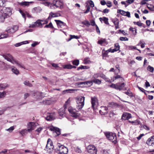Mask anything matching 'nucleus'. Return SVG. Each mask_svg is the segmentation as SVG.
Instances as JSON below:
<instances>
[{"label": "nucleus", "mask_w": 154, "mask_h": 154, "mask_svg": "<svg viewBox=\"0 0 154 154\" xmlns=\"http://www.w3.org/2000/svg\"><path fill=\"white\" fill-rule=\"evenodd\" d=\"M2 56L8 61L10 62L13 64H17L19 67L25 68L23 66H22L20 63L15 60L10 54H3L2 55Z\"/></svg>", "instance_id": "1"}, {"label": "nucleus", "mask_w": 154, "mask_h": 154, "mask_svg": "<svg viewBox=\"0 0 154 154\" xmlns=\"http://www.w3.org/2000/svg\"><path fill=\"white\" fill-rule=\"evenodd\" d=\"M106 138L109 140L112 141L114 143L116 142V137L115 133L107 132L104 133Z\"/></svg>", "instance_id": "2"}, {"label": "nucleus", "mask_w": 154, "mask_h": 154, "mask_svg": "<svg viewBox=\"0 0 154 154\" xmlns=\"http://www.w3.org/2000/svg\"><path fill=\"white\" fill-rule=\"evenodd\" d=\"M85 97L79 96L77 98L76 107L78 109H82L84 105Z\"/></svg>", "instance_id": "3"}, {"label": "nucleus", "mask_w": 154, "mask_h": 154, "mask_svg": "<svg viewBox=\"0 0 154 154\" xmlns=\"http://www.w3.org/2000/svg\"><path fill=\"white\" fill-rule=\"evenodd\" d=\"M5 18L10 16L12 14V9L10 7H5L1 11Z\"/></svg>", "instance_id": "4"}, {"label": "nucleus", "mask_w": 154, "mask_h": 154, "mask_svg": "<svg viewBox=\"0 0 154 154\" xmlns=\"http://www.w3.org/2000/svg\"><path fill=\"white\" fill-rule=\"evenodd\" d=\"M54 146L53 143L50 139H48L47 141V144L45 150L46 151L48 152L51 153L53 150Z\"/></svg>", "instance_id": "5"}, {"label": "nucleus", "mask_w": 154, "mask_h": 154, "mask_svg": "<svg viewBox=\"0 0 154 154\" xmlns=\"http://www.w3.org/2000/svg\"><path fill=\"white\" fill-rule=\"evenodd\" d=\"M57 149L58 152L60 154H67L68 152L67 148L63 145H59Z\"/></svg>", "instance_id": "6"}, {"label": "nucleus", "mask_w": 154, "mask_h": 154, "mask_svg": "<svg viewBox=\"0 0 154 154\" xmlns=\"http://www.w3.org/2000/svg\"><path fill=\"white\" fill-rule=\"evenodd\" d=\"M54 6L57 8H63V0H54L53 2Z\"/></svg>", "instance_id": "7"}, {"label": "nucleus", "mask_w": 154, "mask_h": 154, "mask_svg": "<svg viewBox=\"0 0 154 154\" xmlns=\"http://www.w3.org/2000/svg\"><path fill=\"white\" fill-rule=\"evenodd\" d=\"M87 151L89 153L91 154H97V149L94 145H89L88 146Z\"/></svg>", "instance_id": "8"}, {"label": "nucleus", "mask_w": 154, "mask_h": 154, "mask_svg": "<svg viewBox=\"0 0 154 154\" xmlns=\"http://www.w3.org/2000/svg\"><path fill=\"white\" fill-rule=\"evenodd\" d=\"M68 110L72 116L75 118L79 116V114L77 112V111L75 109L73 108L72 107H69L68 108Z\"/></svg>", "instance_id": "9"}, {"label": "nucleus", "mask_w": 154, "mask_h": 154, "mask_svg": "<svg viewBox=\"0 0 154 154\" xmlns=\"http://www.w3.org/2000/svg\"><path fill=\"white\" fill-rule=\"evenodd\" d=\"M18 29V26H14L11 27H8L6 31L8 33L13 34Z\"/></svg>", "instance_id": "10"}, {"label": "nucleus", "mask_w": 154, "mask_h": 154, "mask_svg": "<svg viewBox=\"0 0 154 154\" xmlns=\"http://www.w3.org/2000/svg\"><path fill=\"white\" fill-rule=\"evenodd\" d=\"M36 126V123L34 122H29L27 124V131L29 132H31L33 130H34Z\"/></svg>", "instance_id": "11"}, {"label": "nucleus", "mask_w": 154, "mask_h": 154, "mask_svg": "<svg viewBox=\"0 0 154 154\" xmlns=\"http://www.w3.org/2000/svg\"><path fill=\"white\" fill-rule=\"evenodd\" d=\"M42 23L40 21V20H37L35 22L29 25V27L30 28H35V27H42Z\"/></svg>", "instance_id": "12"}, {"label": "nucleus", "mask_w": 154, "mask_h": 154, "mask_svg": "<svg viewBox=\"0 0 154 154\" xmlns=\"http://www.w3.org/2000/svg\"><path fill=\"white\" fill-rule=\"evenodd\" d=\"M91 103L92 104V107L93 109H94L96 108L98 104L97 98L95 97H91Z\"/></svg>", "instance_id": "13"}, {"label": "nucleus", "mask_w": 154, "mask_h": 154, "mask_svg": "<svg viewBox=\"0 0 154 154\" xmlns=\"http://www.w3.org/2000/svg\"><path fill=\"white\" fill-rule=\"evenodd\" d=\"M49 129L51 131H53L54 133H56L57 134L56 136H58L60 134V130L58 128L51 126L50 127Z\"/></svg>", "instance_id": "14"}, {"label": "nucleus", "mask_w": 154, "mask_h": 154, "mask_svg": "<svg viewBox=\"0 0 154 154\" xmlns=\"http://www.w3.org/2000/svg\"><path fill=\"white\" fill-rule=\"evenodd\" d=\"M146 143L149 146H154V136H152L148 138L147 140Z\"/></svg>", "instance_id": "15"}, {"label": "nucleus", "mask_w": 154, "mask_h": 154, "mask_svg": "<svg viewBox=\"0 0 154 154\" xmlns=\"http://www.w3.org/2000/svg\"><path fill=\"white\" fill-rule=\"evenodd\" d=\"M55 21L56 22V23L58 26L61 28H64L66 25L65 23L63 22L58 20H55Z\"/></svg>", "instance_id": "16"}, {"label": "nucleus", "mask_w": 154, "mask_h": 154, "mask_svg": "<svg viewBox=\"0 0 154 154\" xmlns=\"http://www.w3.org/2000/svg\"><path fill=\"white\" fill-rule=\"evenodd\" d=\"M131 117V115L130 113L125 112L122 114V119L123 120H128Z\"/></svg>", "instance_id": "17"}, {"label": "nucleus", "mask_w": 154, "mask_h": 154, "mask_svg": "<svg viewBox=\"0 0 154 154\" xmlns=\"http://www.w3.org/2000/svg\"><path fill=\"white\" fill-rule=\"evenodd\" d=\"M108 108L106 106H102L101 107V109L99 111L101 115H105L107 112Z\"/></svg>", "instance_id": "18"}, {"label": "nucleus", "mask_w": 154, "mask_h": 154, "mask_svg": "<svg viewBox=\"0 0 154 154\" xmlns=\"http://www.w3.org/2000/svg\"><path fill=\"white\" fill-rule=\"evenodd\" d=\"M60 16V14L59 13H53V12H51L49 14L48 19H51L53 17H58Z\"/></svg>", "instance_id": "19"}, {"label": "nucleus", "mask_w": 154, "mask_h": 154, "mask_svg": "<svg viewBox=\"0 0 154 154\" xmlns=\"http://www.w3.org/2000/svg\"><path fill=\"white\" fill-rule=\"evenodd\" d=\"M42 93H40L38 91H35L33 93L34 96V97L36 99H39L41 98L42 97Z\"/></svg>", "instance_id": "20"}, {"label": "nucleus", "mask_w": 154, "mask_h": 154, "mask_svg": "<svg viewBox=\"0 0 154 154\" xmlns=\"http://www.w3.org/2000/svg\"><path fill=\"white\" fill-rule=\"evenodd\" d=\"M79 84L82 85L84 84L85 85H86L87 86H90L93 85L92 80V81H88L84 82H82L79 83Z\"/></svg>", "instance_id": "21"}, {"label": "nucleus", "mask_w": 154, "mask_h": 154, "mask_svg": "<svg viewBox=\"0 0 154 154\" xmlns=\"http://www.w3.org/2000/svg\"><path fill=\"white\" fill-rule=\"evenodd\" d=\"M112 21L115 26L116 29H117L118 28H119V20L117 18H115L112 20Z\"/></svg>", "instance_id": "22"}, {"label": "nucleus", "mask_w": 154, "mask_h": 154, "mask_svg": "<svg viewBox=\"0 0 154 154\" xmlns=\"http://www.w3.org/2000/svg\"><path fill=\"white\" fill-rule=\"evenodd\" d=\"M54 119V117L52 114H48L46 118V119L48 121H51Z\"/></svg>", "instance_id": "23"}, {"label": "nucleus", "mask_w": 154, "mask_h": 154, "mask_svg": "<svg viewBox=\"0 0 154 154\" xmlns=\"http://www.w3.org/2000/svg\"><path fill=\"white\" fill-rule=\"evenodd\" d=\"M28 132H29V131H27V129H23L19 131L20 134L23 136L27 134Z\"/></svg>", "instance_id": "24"}, {"label": "nucleus", "mask_w": 154, "mask_h": 154, "mask_svg": "<svg viewBox=\"0 0 154 154\" xmlns=\"http://www.w3.org/2000/svg\"><path fill=\"white\" fill-rule=\"evenodd\" d=\"M11 70L16 75H18L19 73V71L15 67H11Z\"/></svg>", "instance_id": "25"}, {"label": "nucleus", "mask_w": 154, "mask_h": 154, "mask_svg": "<svg viewBox=\"0 0 154 154\" xmlns=\"http://www.w3.org/2000/svg\"><path fill=\"white\" fill-rule=\"evenodd\" d=\"M6 68V64L4 62L0 61V69L3 70Z\"/></svg>", "instance_id": "26"}, {"label": "nucleus", "mask_w": 154, "mask_h": 154, "mask_svg": "<svg viewBox=\"0 0 154 154\" xmlns=\"http://www.w3.org/2000/svg\"><path fill=\"white\" fill-rule=\"evenodd\" d=\"M9 86L7 84H0V90H4Z\"/></svg>", "instance_id": "27"}, {"label": "nucleus", "mask_w": 154, "mask_h": 154, "mask_svg": "<svg viewBox=\"0 0 154 154\" xmlns=\"http://www.w3.org/2000/svg\"><path fill=\"white\" fill-rule=\"evenodd\" d=\"M120 48V46L119 44L118 43H116L115 44V48L112 49V50L113 51V52L115 51H119Z\"/></svg>", "instance_id": "28"}, {"label": "nucleus", "mask_w": 154, "mask_h": 154, "mask_svg": "<svg viewBox=\"0 0 154 154\" xmlns=\"http://www.w3.org/2000/svg\"><path fill=\"white\" fill-rule=\"evenodd\" d=\"M106 39L103 38H101L100 40H98L97 42L98 44L101 45H102L104 44H106Z\"/></svg>", "instance_id": "29"}, {"label": "nucleus", "mask_w": 154, "mask_h": 154, "mask_svg": "<svg viewBox=\"0 0 154 154\" xmlns=\"http://www.w3.org/2000/svg\"><path fill=\"white\" fill-rule=\"evenodd\" d=\"M58 113L59 115L60 116L63 115L65 113L64 109L63 108H61L58 111Z\"/></svg>", "instance_id": "30"}, {"label": "nucleus", "mask_w": 154, "mask_h": 154, "mask_svg": "<svg viewBox=\"0 0 154 154\" xmlns=\"http://www.w3.org/2000/svg\"><path fill=\"white\" fill-rule=\"evenodd\" d=\"M32 2H24L20 3V5L22 6H28Z\"/></svg>", "instance_id": "31"}, {"label": "nucleus", "mask_w": 154, "mask_h": 154, "mask_svg": "<svg viewBox=\"0 0 154 154\" xmlns=\"http://www.w3.org/2000/svg\"><path fill=\"white\" fill-rule=\"evenodd\" d=\"M28 43V41H24V42H20V43H18L16 44L15 45V46L16 47H18V46H19L21 45H22L23 44H27Z\"/></svg>", "instance_id": "32"}, {"label": "nucleus", "mask_w": 154, "mask_h": 154, "mask_svg": "<svg viewBox=\"0 0 154 154\" xmlns=\"http://www.w3.org/2000/svg\"><path fill=\"white\" fill-rule=\"evenodd\" d=\"M93 82L95 83V84L100 85L101 84V80H99V79H94L92 80Z\"/></svg>", "instance_id": "33"}, {"label": "nucleus", "mask_w": 154, "mask_h": 154, "mask_svg": "<svg viewBox=\"0 0 154 154\" xmlns=\"http://www.w3.org/2000/svg\"><path fill=\"white\" fill-rule=\"evenodd\" d=\"M113 79H112V82H113L115 80H116L117 79L120 78L121 79V80H123V79L122 77L120 75H117L116 76L113 77Z\"/></svg>", "instance_id": "34"}, {"label": "nucleus", "mask_w": 154, "mask_h": 154, "mask_svg": "<svg viewBox=\"0 0 154 154\" xmlns=\"http://www.w3.org/2000/svg\"><path fill=\"white\" fill-rule=\"evenodd\" d=\"M110 52L111 53H113V51L112 50V49L110 48L108 50H107L103 54V56H106L107 55L108 53Z\"/></svg>", "instance_id": "35"}, {"label": "nucleus", "mask_w": 154, "mask_h": 154, "mask_svg": "<svg viewBox=\"0 0 154 154\" xmlns=\"http://www.w3.org/2000/svg\"><path fill=\"white\" fill-rule=\"evenodd\" d=\"M45 28H50L54 29V27L51 22H50L48 24L44 26Z\"/></svg>", "instance_id": "36"}, {"label": "nucleus", "mask_w": 154, "mask_h": 154, "mask_svg": "<svg viewBox=\"0 0 154 154\" xmlns=\"http://www.w3.org/2000/svg\"><path fill=\"white\" fill-rule=\"evenodd\" d=\"M8 37V34H0V39L6 38Z\"/></svg>", "instance_id": "37"}, {"label": "nucleus", "mask_w": 154, "mask_h": 154, "mask_svg": "<svg viewBox=\"0 0 154 154\" xmlns=\"http://www.w3.org/2000/svg\"><path fill=\"white\" fill-rule=\"evenodd\" d=\"M125 86V83H123L121 84V85H118V90H119V91H121L122 90L123 88Z\"/></svg>", "instance_id": "38"}, {"label": "nucleus", "mask_w": 154, "mask_h": 154, "mask_svg": "<svg viewBox=\"0 0 154 154\" xmlns=\"http://www.w3.org/2000/svg\"><path fill=\"white\" fill-rule=\"evenodd\" d=\"M117 12L119 13H120L121 15L125 16L126 12L123 10L118 9L117 10Z\"/></svg>", "instance_id": "39"}, {"label": "nucleus", "mask_w": 154, "mask_h": 154, "mask_svg": "<svg viewBox=\"0 0 154 154\" xmlns=\"http://www.w3.org/2000/svg\"><path fill=\"white\" fill-rule=\"evenodd\" d=\"M5 18L4 17L3 14L2 13H1L0 12V22H3L4 21L5 19Z\"/></svg>", "instance_id": "40"}, {"label": "nucleus", "mask_w": 154, "mask_h": 154, "mask_svg": "<svg viewBox=\"0 0 154 154\" xmlns=\"http://www.w3.org/2000/svg\"><path fill=\"white\" fill-rule=\"evenodd\" d=\"M89 67L86 66H81L80 67L77 68V70H79L80 69H88Z\"/></svg>", "instance_id": "41"}, {"label": "nucleus", "mask_w": 154, "mask_h": 154, "mask_svg": "<svg viewBox=\"0 0 154 154\" xmlns=\"http://www.w3.org/2000/svg\"><path fill=\"white\" fill-rule=\"evenodd\" d=\"M63 66L64 69H71L72 65L70 64H67L63 65Z\"/></svg>", "instance_id": "42"}, {"label": "nucleus", "mask_w": 154, "mask_h": 154, "mask_svg": "<svg viewBox=\"0 0 154 154\" xmlns=\"http://www.w3.org/2000/svg\"><path fill=\"white\" fill-rule=\"evenodd\" d=\"M110 87L112 88H114L116 90H118V85L117 84H112L111 85L109 86Z\"/></svg>", "instance_id": "43"}, {"label": "nucleus", "mask_w": 154, "mask_h": 154, "mask_svg": "<svg viewBox=\"0 0 154 154\" xmlns=\"http://www.w3.org/2000/svg\"><path fill=\"white\" fill-rule=\"evenodd\" d=\"M82 23L88 27L90 25L89 22L87 20H85V21L82 22Z\"/></svg>", "instance_id": "44"}, {"label": "nucleus", "mask_w": 154, "mask_h": 154, "mask_svg": "<svg viewBox=\"0 0 154 154\" xmlns=\"http://www.w3.org/2000/svg\"><path fill=\"white\" fill-rule=\"evenodd\" d=\"M84 63L87 64L90 63H91V61L88 58H85L84 60Z\"/></svg>", "instance_id": "45"}, {"label": "nucleus", "mask_w": 154, "mask_h": 154, "mask_svg": "<svg viewBox=\"0 0 154 154\" xmlns=\"http://www.w3.org/2000/svg\"><path fill=\"white\" fill-rule=\"evenodd\" d=\"M147 69L148 71H149L151 72H153L154 71L153 67L149 65L148 66Z\"/></svg>", "instance_id": "46"}, {"label": "nucleus", "mask_w": 154, "mask_h": 154, "mask_svg": "<svg viewBox=\"0 0 154 154\" xmlns=\"http://www.w3.org/2000/svg\"><path fill=\"white\" fill-rule=\"evenodd\" d=\"M75 151L76 152L78 153H81L82 152V151L80 148L78 147H76L75 148Z\"/></svg>", "instance_id": "47"}, {"label": "nucleus", "mask_w": 154, "mask_h": 154, "mask_svg": "<svg viewBox=\"0 0 154 154\" xmlns=\"http://www.w3.org/2000/svg\"><path fill=\"white\" fill-rule=\"evenodd\" d=\"M100 73L94 74L92 78L94 79H97L100 77Z\"/></svg>", "instance_id": "48"}, {"label": "nucleus", "mask_w": 154, "mask_h": 154, "mask_svg": "<svg viewBox=\"0 0 154 154\" xmlns=\"http://www.w3.org/2000/svg\"><path fill=\"white\" fill-rule=\"evenodd\" d=\"M103 21L105 24L107 25H108L109 24L108 22V19L107 18H106L105 17H103Z\"/></svg>", "instance_id": "49"}, {"label": "nucleus", "mask_w": 154, "mask_h": 154, "mask_svg": "<svg viewBox=\"0 0 154 154\" xmlns=\"http://www.w3.org/2000/svg\"><path fill=\"white\" fill-rule=\"evenodd\" d=\"M127 48L128 49L130 50H133V49H137V48L134 46H128L127 47Z\"/></svg>", "instance_id": "50"}, {"label": "nucleus", "mask_w": 154, "mask_h": 154, "mask_svg": "<svg viewBox=\"0 0 154 154\" xmlns=\"http://www.w3.org/2000/svg\"><path fill=\"white\" fill-rule=\"evenodd\" d=\"M6 94V92L4 91L3 92H0V98H2L4 97Z\"/></svg>", "instance_id": "51"}, {"label": "nucleus", "mask_w": 154, "mask_h": 154, "mask_svg": "<svg viewBox=\"0 0 154 154\" xmlns=\"http://www.w3.org/2000/svg\"><path fill=\"white\" fill-rule=\"evenodd\" d=\"M131 123L135 125H138L140 124V122L138 120H136L134 121L131 122Z\"/></svg>", "instance_id": "52"}, {"label": "nucleus", "mask_w": 154, "mask_h": 154, "mask_svg": "<svg viewBox=\"0 0 154 154\" xmlns=\"http://www.w3.org/2000/svg\"><path fill=\"white\" fill-rule=\"evenodd\" d=\"M14 129V126L11 127L9 128L5 129V130L8 131L9 132H11Z\"/></svg>", "instance_id": "53"}, {"label": "nucleus", "mask_w": 154, "mask_h": 154, "mask_svg": "<svg viewBox=\"0 0 154 154\" xmlns=\"http://www.w3.org/2000/svg\"><path fill=\"white\" fill-rule=\"evenodd\" d=\"M24 84L25 85L28 86L29 87H31L32 86V85L30 83H29V82L27 81H26L24 82Z\"/></svg>", "instance_id": "54"}, {"label": "nucleus", "mask_w": 154, "mask_h": 154, "mask_svg": "<svg viewBox=\"0 0 154 154\" xmlns=\"http://www.w3.org/2000/svg\"><path fill=\"white\" fill-rule=\"evenodd\" d=\"M72 63L73 65L78 66L79 64V60H75L73 61Z\"/></svg>", "instance_id": "55"}, {"label": "nucleus", "mask_w": 154, "mask_h": 154, "mask_svg": "<svg viewBox=\"0 0 154 154\" xmlns=\"http://www.w3.org/2000/svg\"><path fill=\"white\" fill-rule=\"evenodd\" d=\"M19 12H20V13L22 15L23 17L24 18H25V20L26 19V18H25V17H26V13L25 14V13H24L23 12V11L21 10H19Z\"/></svg>", "instance_id": "56"}, {"label": "nucleus", "mask_w": 154, "mask_h": 154, "mask_svg": "<svg viewBox=\"0 0 154 154\" xmlns=\"http://www.w3.org/2000/svg\"><path fill=\"white\" fill-rule=\"evenodd\" d=\"M116 106V104L113 102L110 103H109L108 106L109 107H113Z\"/></svg>", "instance_id": "57"}, {"label": "nucleus", "mask_w": 154, "mask_h": 154, "mask_svg": "<svg viewBox=\"0 0 154 154\" xmlns=\"http://www.w3.org/2000/svg\"><path fill=\"white\" fill-rule=\"evenodd\" d=\"M133 23H134V24H135V25H137L138 26H142V25L143 24L142 23H141L140 22H133Z\"/></svg>", "instance_id": "58"}, {"label": "nucleus", "mask_w": 154, "mask_h": 154, "mask_svg": "<svg viewBox=\"0 0 154 154\" xmlns=\"http://www.w3.org/2000/svg\"><path fill=\"white\" fill-rule=\"evenodd\" d=\"M88 2L91 7H94V4L92 0H89Z\"/></svg>", "instance_id": "59"}, {"label": "nucleus", "mask_w": 154, "mask_h": 154, "mask_svg": "<svg viewBox=\"0 0 154 154\" xmlns=\"http://www.w3.org/2000/svg\"><path fill=\"white\" fill-rule=\"evenodd\" d=\"M86 7H87V9L86 11L84 12V13L85 14L87 13L88 12H89L90 11V7L89 5H86Z\"/></svg>", "instance_id": "60"}, {"label": "nucleus", "mask_w": 154, "mask_h": 154, "mask_svg": "<svg viewBox=\"0 0 154 154\" xmlns=\"http://www.w3.org/2000/svg\"><path fill=\"white\" fill-rule=\"evenodd\" d=\"M119 39L121 41H128V38L127 37H120L119 38Z\"/></svg>", "instance_id": "61"}, {"label": "nucleus", "mask_w": 154, "mask_h": 154, "mask_svg": "<svg viewBox=\"0 0 154 154\" xmlns=\"http://www.w3.org/2000/svg\"><path fill=\"white\" fill-rule=\"evenodd\" d=\"M5 2L4 0H0V6H3Z\"/></svg>", "instance_id": "62"}, {"label": "nucleus", "mask_w": 154, "mask_h": 154, "mask_svg": "<svg viewBox=\"0 0 154 154\" xmlns=\"http://www.w3.org/2000/svg\"><path fill=\"white\" fill-rule=\"evenodd\" d=\"M91 25L92 26H94L96 25L95 24V22L94 20H92L90 21Z\"/></svg>", "instance_id": "63"}, {"label": "nucleus", "mask_w": 154, "mask_h": 154, "mask_svg": "<svg viewBox=\"0 0 154 154\" xmlns=\"http://www.w3.org/2000/svg\"><path fill=\"white\" fill-rule=\"evenodd\" d=\"M39 44V43L37 42H34L32 44L31 46L32 47H34L37 45H38Z\"/></svg>", "instance_id": "64"}]
</instances>
